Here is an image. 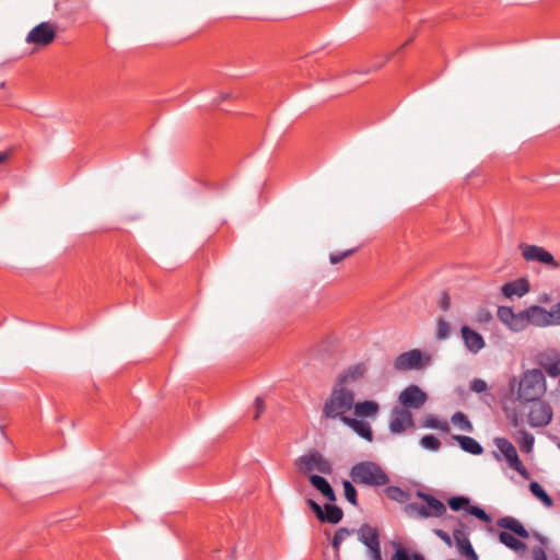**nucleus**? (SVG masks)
Instances as JSON below:
<instances>
[{
	"instance_id": "1a4fd4ad",
	"label": "nucleus",
	"mask_w": 560,
	"mask_h": 560,
	"mask_svg": "<svg viewBox=\"0 0 560 560\" xmlns=\"http://www.w3.org/2000/svg\"><path fill=\"white\" fill-rule=\"evenodd\" d=\"M388 428L393 434H401L408 429H413L415 423L411 412L401 407H394L390 411Z\"/></svg>"
},
{
	"instance_id": "f257e3e1",
	"label": "nucleus",
	"mask_w": 560,
	"mask_h": 560,
	"mask_svg": "<svg viewBox=\"0 0 560 560\" xmlns=\"http://www.w3.org/2000/svg\"><path fill=\"white\" fill-rule=\"evenodd\" d=\"M354 406L353 389L348 386L335 384L330 395L324 402L322 416L326 419H339L343 423V419L348 418L347 412Z\"/></svg>"
},
{
	"instance_id": "393cba45",
	"label": "nucleus",
	"mask_w": 560,
	"mask_h": 560,
	"mask_svg": "<svg viewBox=\"0 0 560 560\" xmlns=\"http://www.w3.org/2000/svg\"><path fill=\"white\" fill-rule=\"evenodd\" d=\"M499 540L501 544L516 552H524L527 549V546L523 541L518 540L511 533L508 532H501L499 534Z\"/></svg>"
},
{
	"instance_id": "f3484780",
	"label": "nucleus",
	"mask_w": 560,
	"mask_h": 560,
	"mask_svg": "<svg viewBox=\"0 0 560 560\" xmlns=\"http://www.w3.org/2000/svg\"><path fill=\"white\" fill-rule=\"evenodd\" d=\"M529 291V283L526 279H517L512 282L504 283L501 288L503 296L511 299L513 296L522 298Z\"/></svg>"
},
{
	"instance_id": "58836bf2",
	"label": "nucleus",
	"mask_w": 560,
	"mask_h": 560,
	"mask_svg": "<svg viewBox=\"0 0 560 560\" xmlns=\"http://www.w3.org/2000/svg\"><path fill=\"white\" fill-rule=\"evenodd\" d=\"M513 314H514V312H513L512 307H510V306H499L498 307L497 316L506 326L511 322Z\"/></svg>"
},
{
	"instance_id": "7ed1b4c3",
	"label": "nucleus",
	"mask_w": 560,
	"mask_h": 560,
	"mask_svg": "<svg viewBox=\"0 0 560 560\" xmlns=\"http://www.w3.org/2000/svg\"><path fill=\"white\" fill-rule=\"evenodd\" d=\"M546 392V378L541 370L526 371L520 382L517 398L530 402L538 400Z\"/></svg>"
},
{
	"instance_id": "de8ad7c7",
	"label": "nucleus",
	"mask_w": 560,
	"mask_h": 560,
	"mask_svg": "<svg viewBox=\"0 0 560 560\" xmlns=\"http://www.w3.org/2000/svg\"><path fill=\"white\" fill-rule=\"evenodd\" d=\"M491 319H492V314L488 310L481 308L478 311L477 320L479 323H489Z\"/></svg>"
},
{
	"instance_id": "c03bdc74",
	"label": "nucleus",
	"mask_w": 560,
	"mask_h": 560,
	"mask_svg": "<svg viewBox=\"0 0 560 560\" xmlns=\"http://www.w3.org/2000/svg\"><path fill=\"white\" fill-rule=\"evenodd\" d=\"M254 408H255V415H254V419H258L260 417V415L265 411V401L261 397H257L255 399V402H254Z\"/></svg>"
},
{
	"instance_id": "a878e982",
	"label": "nucleus",
	"mask_w": 560,
	"mask_h": 560,
	"mask_svg": "<svg viewBox=\"0 0 560 560\" xmlns=\"http://www.w3.org/2000/svg\"><path fill=\"white\" fill-rule=\"evenodd\" d=\"M384 491L388 499L396 501L398 503H405L410 498V493L408 491L397 486H388L385 488Z\"/></svg>"
},
{
	"instance_id": "a19ab883",
	"label": "nucleus",
	"mask_w": 560,
	"mask_h": 560,
	"mask_svg": "<svg viewBox=\"0 0 560 560\" xmlns=\"http://www.w3.org/2000/svg\"><path fill=\"white\" fill-rule=\"evenodd\" d=\"M355 250H357V248H352V249H347L345 252L330 254L329 261L332 265H337L340 261H342L345 258H347V257L351 256L352 254H354Z\"/></svg>"
},
{
	"instance_id": "473e14b6",
	"label": "nucleus",
	"mask_w": 560,
	"mask_h": 560,
	"mask_svg": "<svg viewBox=\"0 0 560 560\" xmlns=\"http://www.w3.org/2000/svg\"><path fill=\"white\" fill-rule=\"evenodd\" d=\"M420 445L425 450L436 452L441 447V442L433 434H427L420 440Z\"/></svg>"
},
{
	"instance_id": "39448f33",
	"label": "nucleus",
	"mask_w": 560,
	"mask_h": 560,
	"mask_svg": "<svg viewBox=\"0 0 560 560\" xmlns=\"http://www.w3.org/2000/svg\"><path fill=\"white\" fill-rule=\"evenodd\" d=\"M294 465L299 471L303 474H310L316 470L323 475L332 474L331 463L325 458L318 451L312 450L308 453L298 457Z\"/></svg>"
},
{
	"instance_id": "2f4dec72",
	"label": "nucleus",
	"mask_w": 560,
	"mask_h": 560,
	"mask_svg": "<svg viewBox=\"0 0 560 560\" xmlns=\"http://www.w3.org/2000/svg\"><path fill=\"white\" fill-rule=\"evenodd\" d=\"M423 427L429 429H438L442 432H448L450 427L446 421H441L436 419L434 416H429L423 420Z\"/></svg>"
},
{
	"instance_id": "72a5a7b5",
	"label": "nucleus",
	"mask_w": 560,
	"mask_h": 560,
	"mask_svg": "<svg viewBox=\"0 0 560 560\" xmlns=\"http://www.w3.org/2000/svg\"><path fill=\"white\" fill-rule=\"evenodd\" d=\"M405 511L409 515H417V516H419L421 518H428L429 517V513L425 510V505L419 504V503H416V502L408 503L405 506Z\"/></svg>"
},
{
	"instance_id": "bb28decb",
	"label": "nucleus",
	"mask_w": 560,
	"mask_h": 560,
	"mask_svg": "<svg viewBox=\"0 0 560 560\" xmlns=\"http://www.w3.org/2000/svg\"><path fill=\"white\" fill-rule=\"evenodd\" d=\"M529 490L534 497H536L544 503L545 506H547V508L552 506V504H553L552 499L537 481H532L529 483Z\"/></svg>"
},
{
	"instance_id": "0eeeda50",
	"label": "nucleus",
	"mask_w": 560,
	"mask_h": 560,
	"mask_svg": "<svg viewBox=\"0 0 560 560\" xmlns=\"http://www.w3.org/2000/svg\"><path fill=\"white\" fill-rule=\"evenodd\" d=\"M307 505L315 513L318 521L322 523L328 524H338L343 517V511L335 505L326 503L324 506H320L317 502L312 499L307 500Z\"/></svg>"
},
{
	"instance_id": "79ce46f5",
	"label": "nucleus",
	"mask_w": 560,
	"mask_h": 560,
	"mask_svg": "<svg viewBox=\"0 0 560 560\" xmlns=\"http://www.w3.org/2000/svg\"><path fill=\"white\" fill-rule=\"evenodd\" d=\"M548 319L551 325H560V302L555 304L550 311H548Z\"/></svg>"
},
{
	"instance_id": "412c9836",
	"label": "nucleus",
	"mask_w": 560,
	"mask_h": 560,
	"mask_svg": "<svg viewBox=\"0 0 560 560\" xmlns=\"http://www.w3.org/2000/svg\"><path fill=\"white\" fill-rule=\"evenodd\" d=\"M359 540L369 549L380 545L378 530L368 524L362 525L358 530Z\"/></svg>"
},
{
	"instance_id": "5701e85b",
	"label": "nucleus",
	"mask_w": 560,
	"mask_h": 560,
	"mask_svg": "<svg viewBox=\"0 0 560 560\" xmlns=\"http://www.w3.org/2000/svg\"><path fill=\"white\" fill-rule=\"evenodd\" d=\"M453 439L459 444L460 448L472 455H480L483 452L481 444L471 436L454 435Z\"/></svg>"
},
{
	"instance_id": "20e7f679",
	"label": "nucleus",
	"mask_w": 560,
	"mask_h": 560,
	"mask_svg": "<svg viewBox=\"0 0 560 560\" xmlns=\"http://www.w3.org/2000/svg\"><path fill=\"white\" fill-rule=\"evenodd\" d=\"M431 363L432 357L429 353L422 352L420 349H411L398 354L393 362V366L396 372H407L423 370L430 366Z\"/></svg>"
},
{
	"instance_id": "6e6552de",
	"label": "nucleus",
	"mask_w": 560,
	"mask_h": 560,
	"mask_svg": "<svg viewBox=\"0 0 560 560\" xmlns=\"http://www.w3.org/2000/svg\"><path fill=\"white\" fill-rule=\"evenodd\" d=\"M428 400V395L418 385L407 386L398 397V401L404 409H419Z\"/></svg>"
},
{
	"instance_id": "4c0bfd02",
	"label": "nucleus",
	"mask_w": 560,
	"mask_h": 560,
	"mask_svg": "<svg viewBox=\"0 0 560 560\" xmlns=\"http://www.w3.org/2000/svg\"><path fill=\"white\" fill-rule=\"evenodd\" d=\"M469 505V499L466 497H453L448 500V506L453 511H459Z\"/></svg>"
},
{
	"instance_id": "cd10ccee",
	"label": "nucleus",
	"mask_w": 560,
	"mask_h": 560,
	"mask_svg": "<svg viewBox=\"0 0 560 560\" xmlns=\"http://www.w3.org/2000/svg\"><path fill=\"white\" fill-rule=\"evenodd\" d=\"M528 327L527 317L525 316V310L514 313L508 328L512 331H523Z\"/></svg>"
},
{
	"instance_id": "c756f323",
	"label": "nucleus",
	"mask_w": 560,
	"mask_h": 560,
	"mask_svg": "<svg viewBox=\"0 0 560 560\" xmlns=\"http://www.w3.org/2000/svg\"><path fill=\"white\" fill-rule=\"evenodd\" d=\"M542 368L550 377L560 376V355L548 358L546 362L542 363Z\"/></svg>"
},
{
	"instance_id": "ddd939ff",
	"label": "nucleus",
	"mask_w": 560,
	"mask_h": 560,
	"mask_svg": "<svg viewBox=\"0 0 560 560\" xmlns=\"http://www.w3.org/2000/svg\"><path fill=\"white\" fill-rule=\"evenodd\" d=\"M460 527L453 530V538L456 544L458 552L467 560H478V555L474 550L470 540L464 529V525L459 523Z\"/></svg>"
},
{
	"instance_id": "4468645a",
	"label": "nucleus",
	"mask_w": 560,
	"mask_h": 560,
	"mask_svg": "<svg viewBox=\"0 0 560 560\" xmlns=\"http://www.w3.org/2000/svg\"><path fill=\"white\" fill-rule=\"evenodd\" d=\"M460 335L466 349L474 354H477L486 346L483 337L467 325L460 328Z\"/></svg>"
},
{
	"instance_id": "c85d7f7f",
	"label": "nucleus",
	"mask_w": 560,
	"mask_h": 560,
	"mask_svg": "<svg viewBox=\"0 0 560 560\" xmlns=\"http://www.w3.org/2000/svg\"><path fill=\"white\" fill-rule=\"evenodd\" d=\"M451 421L454 425L458 427L462 431H465L468 433H471L474 431V427H472L471 422L469 421L468 417L460 411L455 412L452 416Z\"/></svg>"
},
{
	"instance_id": "13d9d810",
	"label": "nucleus",
	"mask_w": 560,
	"mask_h": 560,
	"mask_svg": "<svg viewBox=\"0 0 560 560\" xmlns=\"http://www.w3.org/2000/svg\"><path fill=\"white\" fill-rule=\"evenodd\" d=\"M559 447H560V444H559Z\"/></svg>"
},
{
	"instance_id": "603ef678",
	"label": "nucleus",
	"mask_w": 560,
	"mask_h": 560,
	"mask_svg": "<svg viewBox=\"0 0 560 560\" xmlns=\"http://www.w3.org/2000/svg\"><path fill=\"white\" fill-rule=\"evenodd\" d=\"M228 97H229V94L223 93V94H221V96H220L219 101H217V103L219 104V103L223 102L224 100H226Z\"/></svg>"
},
{
	"instance_id": "9b49d317",
	"label": "nucleus",
	"mask_w": 560,
	"mask_h": 560,
	"mask_svg": "<svg viewBox=\"0 0 560 560\" xmlns=\"http://www.w3.org/2000/svg\"><path fill=\"white\" fill-rule=\"evenodd\" d=\"M552 419L551 407L542 401L534 404L528 412V422L534 428L546 427Z\"/></svg>"
},
{
	"instance_id": "6e6d98bb",
	"label": "nucleus",
	"mask_w": 560,
	"mask_h": 560,
	"mask_svg": "<svg viewBox=\"0 0 560 560\" xmlns=\"http://www.w3.org/2000/svg\"><path fill=\"white\" fill-rule=\"evenodd\" d=\"M537 538L540 540V542H541L542 545H545V544H546V538H544L542 536L537 535Z\"/></svg>"
},
{
	"instance_id": "f704fd0d",
	"label": "nucleus",
	"mask_w": 560,
	"mask_h": 560,
	"mask_svg": "<svg viewBox=\"0 0 560 560\" xmlns=\"http://www.w3.org/2000/svg\"><path fill=\"white\" fill-rule=\"evenodd\" d=\"M451 326L444 318H439L436 322L435 337L438 340H445L450 337Z\"/></svg>"
},
{
	"instance_id": "7c9ffc66",
	"label": "nucleus",
	"mask_w": 560,
	"mask_h": 560,
	"mask_svg": "<svg viewBox=\"0 0 560 560\" xmlns=\"http://www.w3.org/2000/svg\"><path fill=\"white\" fill-rule=\"evenodd\" d=\"M534 443H535L534 435H532L530 433H528L526 431L520 432L518 444H520L522 452L530 453L533 451Z\"/></svg>"
},
{
	"instance_id": "dca6fc26",
	"label": "nucleus",
	"mask_w": 560,
	"mask_h": 560,
	"mask_svg": "<svg viewBox=\"0 0 560 560\" xmlns=\"http://www.w3.org/2000/svg\"><path fill=\"white\" fill-rule=\"evenodd\" d=\"M416 494L427 503L425 510L429 513V517H441L446 513L445 504L435 497L420 490Z\"/></svg>"
},
{
	"instance_id": "f03ea898",
	"label": "nucleus",
	"mask_w": 560,
	"mask_h": 560,
	"mask_svg": "<svg viewBox=\"0 0 560 560\" xmlns=\"http://www.w3.org/2000/svg\"><path fill=\"white\" fill-rule=\"evenodd\" d=\"M350 478L354 483L369 487H383L390 481L387 472L372 460L354 464L350 469Z\"/></svg>"
},
{
	"instance_id": "5fc2aeb1",
	"label": "nucleus",
	"mask_w": 560,
	"mask_h": 560,
	"mask_svg": "<svg viewBox=\"0 0 560 560\" xmlns=\"http://www.w3.org/2000/svg\"><path fill=\"white\" fill-rule=\"evenodd\" d=\"M7 159V154L3 152H0V164L3 163Z\"/></svg>"
},
{
	"instance_id": "f8f14e48",
	"label": "nucleus",
	"mask_w": 560,
	"mask_h": 560,
	"mask_svg": "<svg viewBox=\"0 0 560 560\" xmlns=\"http://www.w3.org/2000/svg\"><path fill=\"white\" fill-rule=\"evenodd\" d=\"M523 248V257L527 261H539L545 265H549L552 268H559V264L555 260L551 253L546 250L544 247L537 245H525Z\"/></svg>"
},
{
	"instance_id": "e433bc0d",
	"label": "nucleus",
	"mask_w": 560,
	"mask_h": 560,
	"mask_svg": "<svg viewBox=\"0 0 560 560\" xmlns=\"http://www.w3.org/2000/svg\"><path fill=\"white\" fill-rule=\"evenodd\" d=\"M345 497L353 505L358 504V492L351 481L345 480L342 482Z\"/></svg>"
},
{
	"instance_id": "6ab92c4d",
	"label": "nucleus",
	"mask_w": 560,
	"mask_h": 560,
	"mask_svg": "<svg viewBox=\"0 0 560 560\" xmlns=\"http://www.w3.org/2000/svg\"><path fill=\"white\" fill-rule=\"evenodd\" d=\"M311 485L319 491L328 501H336V494L330 483L319 475H308Z\"/></svg>"
},
{
	"instance_id": "a18cd8bd",
	"label": "nucleus",
	"mask_w": 560,
	"mask_h": 560,
	"mask_svg": "<svg viewBox=\"0 0 560 560\" xmlns=\"http://www.w3.org/2000/svg\"><path fill=\"white\" fill-rule=\"evenodd\" d=\"M393 560H413V557L410 558L407 550L404 547L398 546L395 550Z\"/></svg>"
},
{
	"instance_id": "c9c22d12",
	"label": "nucleus",
	"mask_w": 560,
	"mask_h": 560,
	"mask_svg": "<svg viewBox=\"0 0 560 560\" xmlns=\"http://www.w3.org/2000/svg\"><path fill=\"white\" fill-rule=\"evenodd\" d=\"M353 530H350L346 527H340L335 532L331 545L332 548L338 551L341 542L352 534Z\"/></svg>"
},
{
	"instance_id": "a211bd4d",
	"label": "nucleus",
	"mask_w": 560,
	"mask_h": 560,
	"mask_svg": "<svg viewBox=\"0 0 560 560\" xmlns=\"http://www.w3.org/2000/svg\"><path fill=\"white\" fill-rule=\"evenodd\" d=\"M343 424L351 428L358 435H360L364 440L369 442L373 441V432L369 422L353 418H346L343 419Z\"/></svg>"
},
{
	"instance_id": "4d7b16f0",
	"label": "nucleus",
	"mask_w": 560,
	"mask_h": 560,
	"mask_svg": "<svg viewBox=\"0 0 560 560\" xmlns=\"http://www.w3.org/2000/svg\"><path fill=\"white\" fill-rule=\"evenodd\" d=\"M494 456H495L497 459H500L499 454L495 453Z\"/></svg>"
},
{
	"instance_id": "4be33fe9",
	"label": "nucleus",
	"mask_w": 560,
	"mask_h": 560,
	"mask_svg": "<svg viewBox=\"0 0 560 560\" xmlns=\"http://www.w3.org/2000/svg\"><path fill=\"white\" fill-rule=\"evenodd\" d=\"M366 369L363 364H355L350 366L343 374L338 377L336 384L340 386H348V384L355 382L363 376Z\"/></svg>"
},
{
	"instance_id": "3c124183",
	"label": "nucleus",
	"mask_w": 560,
	"mask_h": 560,
	"mask_svg": "<svg viewBox=\"0 0 560 560\" xmlns=\"http://www.w3.org/2000/svg\"><path fill=\"white\" fill-rule=\"evenodd\" d=\"M435 535L441 538L447 546H452V538L451 536L442 530V529H434Z\"/></svg>"
},
{
	"instance_id": "ea45409f",
	"label": "nucleus",
	"mask_w": 560,
	"mask_h": 560,
	"mask_svg": "<svg viewBox=\"0 0 560 560\" xmlns=\"http://www.w3.org/2000/svg\"><path fill=\"white\" fill-rule=\"evenodd\" d=\"M467 511L469 514L474 515L475 517H477L478 520H480L482 522H486V523L491 522V517L489 516V514H487V512L479 506L470 505L467 508Z\"/></svg>"
},
{
	"instance_id": "8fccbe9b",
	"label": "nucleus",
	"mask_w": 560,
	"mask_h": 560,
	"mask_svg": "<svg viewBox=\"0 0 560 560\" xmlns=\"http://www.w3.org/2000/svg\"><path fill=\"white\" fill-rule=\"evenodd\" d=\"M439 306L444 312L448 311V308L451 306V298L447 293H445V292L442 293Z\"/></svg>"
},
{
	"instance_id": "423d86ee",
	"label": "nucleus",
	"mask_w": 560,
	"mask_h": 560,
	"mask_svg": "<svg viewBox=\"0 0 560 560\" xmlns=\"http://www.w3.org/2000/svg\"><path fill=\"white\" fill-rule=\"evenodd\" d=\"M56 37V26L49 22H42L33 27L26 35V43L37 46H48Z\"/></svg>"
},
{
	"instance_id": "aec40b11",
	"label": "nucleus",
	"mask_w": 560,
	"mask_h": 560,
	"mask_svg": "<svg viewBox=\"0 0 560 560\" xmlns=\"http://www.w3.org/2000/svg\"><path fill=\"white\" fill-rule=\"evenodd\" d=\"M497 525L501 528L512 532L522 538H528L529 536L528 530L513 516H504L499 518Z\"/></svg>"
},
{
	"instance_id": "b1692460",
	"label": "nucleus",
	"mask_w": 560,
	"mask_h": 560,
	"mask_svg": "<svg viewBox=\"0 0 560 560\" xmlns=\"http://www.w3.org/2000/svg\"><path fill=\"white\" fill-rule=\"evenodd\" d=\"M352 409L358 417L375 418L378 412V404L373 400L359 401L354 402Z\"/></svg>"
},
{
	"instance_id": "49530a36",
	"label": "nucleus",
	"mask_w": 560,
	"mask_h": 560,
	"mask_svg": "<svg viewBox=\"0 0 560 560\" xmlns=\"http://www.w3.org/2000/svg\"><path fill=\"white\" fill-rule=\"evenodd\" d=\"M533 560H547V556L544 546H536L532 550Z\"/></svg>"
},
{
	"instance_id": "864d4df0",
	"label": "nucleus",
	"mask_w": 560,
	"mask_h": 560,
	"mask_svg": "<svg viewBox=\"0 0 560 560\" xmlns=\"http://www.w3.org/2000/svg\"><path fill=\"white\" fill-rule=\"evenodd\" d=\"M413 560H424L423 556L420 555V553H415L413 555Z\"/></svg>"
},
{
	"instance_id": "9d476101",
	"label": "nucleus",
	"mask_w": 560,
	"mask_h": 560,
	"mask_svg": "<svg viewBox=\"0 0 560 560\" xmlns=\"http://www.w3.org/2000/svg\"><path fill=\"white\" fill-rule=\"evenodd\" d=\"M494 444L512 469L516 470L521 475L526 474V468L520 459L515 446L509 440L504 438H497L494 439Z\"/></svg>"
},
{
	"instance_id": "2eb2a0df",
	"label": "nucleus",
	"mask_w": 560,
	"mask_h": 560,
	"mask_svg": "<svg viewBox=\"0 0 560 560\" xmlns=\"http://www.w3.org/2000/svg\"><path fill=\"white\" fill-rule=\"evenodd\" d=\"M525 316L527 317V323L529 325H534L537 327H547L550 326V320L548 319V311L539 305H532L525 308Z\"/></svg>"
},
{
	"instance_id": "09e8293b",
	"label": "nucleus",
	"mask_w": 560,
	"mask_h": 560,
	"mask_svg": "<svg viewBox=\"0 0 560 560\" xmlns=\"http://www.w3.org/2000/svg\"><path fill=\"white\" fill-rule=\"evenodd\" d=\"M368 556L371 560H382L381 545L370 548Z\"/></svg>"
},
{
	"instance_id": "37998d69",
	"label": "nucleus",
	"mask_w": 560,
	"mask_h": 560,
	"mask_svg": "<svg viewBox=\"0 0 560 560\" xmlns=\"http://www.w3.org/2000/svg\"><path fill=\"white\" fill-rule=\"evenodd\" d=\"M470 389L475 393H483L488 389V385L483 380L475 378L470 383Z\"/></svg>"
}]
</instances>
